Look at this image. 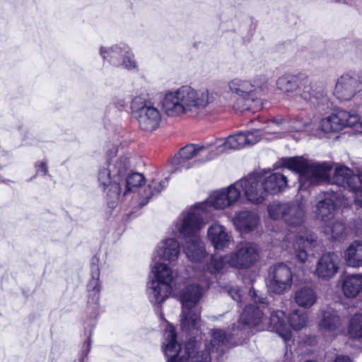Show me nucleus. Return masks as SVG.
Segmentation results:
<instances>
[{
  "label": "nucleus",
  "mask_w": 362,
  "mask_h": 362,
  "mask_svg": "<svg viewBox=\"0 0 362 362\" xmlns=\"http://www.w3.org/2000/svg\"><path fill=\"white\" fill-rule=\"evenodd\" d=\"M243 193L252 203H260L266 197L262 177L250 175L239 180L228 187L212 192L203 202L185 209L170 228L172 235L188 239L184 251L189 261L202 263L206 256L204 243L199 235L206 225L212 210H221L233 206Z\"/></svg>",
  "instance_id": "1"
},
{
  "label": "nucleus",
  "mask_w": 362,
  "mask_h": 362,
  "mask_svg": "<svg viewBox=\"0 0 362 362\" xmlns=\"http://www.w3.org/2000/svg\"><path fill=\"white\" fill-rule=\"evenodd\" d=\"M209 103L207 90L184 85L165 91L160 105L163 112L169 117H193L202 112Z\"/></svg>",
  "instance_id": "2"
},
{
  "label": "nucleus",
  "mask_w": 362,
  "mask_h": 362,
  "mask_svg": "<svg viewBox=\"0 0 362 362\" xmlns=\"http://www.w3.org/2000/svg\"><path fill=\"white\" fill-rule=\"evenodd\" d=\"M129 168V160L126 156L111 158L102 165L98 171L99 187L106 192L110 207L120 202L122 177Z\"/></svg>",
  "instance_id": "3"
},
{
  "label": "nucleus",
  "mask_w": 362,
  "mask_h": 362,
  "mask_svg": "<svg viewBox=\"0 0 362 362\" xmlns=\"http://www.w3.org/2000/svg\"><path fill=\"white\" fill-rule=\"evenodd\" d=\"M258 258L257 246L251 243L241 242L238 243L234 252L224 257L214 256L211 259L207 269L197 275L200 281H206L209 276L221 271L228 264L230 267L243 269L252 265Z\"/></svg>",
  "instance_id": "4"
},
{
  "label": "nucleus",
  "mask_w": 362,
  "mask_h": 362,
  "mask_svg": "<svg viewBox=\"0 0 362 362\" xmlns=\"http://www.w3.org/2000/svg\"><path fill=\"white\" fill-rule=\"evenodd\" d=\"M176 333L174 327L168 325L164 333L162 349L166 357L167 362H210L211 357L208 352L199 354L196 351L194 341L188 342L182 349L176 340Z\"/></svg>",
  "instance_id": "5"
},
{
  "label": "nucleus",
  "mask_w": 362,
  "mask_h": 362,
  "mask_svg": "<svg viewBox=\"0 0 362 362\" xmlns=\"http://www.w3.org/2000/svg\"><path fill=\"white\" fill-rule=\"evenodd\" d=\"M282 164L284 167L299 174L300 190L305 189L310 184L328 180L331 170V165L327 163H313L303 157L284 158Z\"/></svg>",
  "instance_id": "6"
},
{
  "label": "nucleus",
  "mask_w": 362,
  "mask_h": 362,
  "mask_svg": "<svg viewBox=\"0 0 362 362\" xmlns=\"http://www.w3.org/2000/svg\"><path fill=\"white\" fill-rule=\"evenodd\" d=\"M153 262L151 273L154 279L148 283L147 295L153 305H160L170 296L176 274L165 263L158 260Z\"/></svg>",
  "instance_id": "7"
},
{
  "label": "nucleus",
  "mask_w": 362,
  "mask_h": 362,
  "mask_svg": "<svg viewBox=\"0 0 362 362\" xmlns=\"http://www.w3.org/2000/svg\"><path fill=\"white\" fill-rule=\"evenodd\" d=\"M204 288L190 284L182 291L180 300L182 304L181 327L185 332L199 327V309L197 304L204 293Z\"/></svg>",
  "instance_id": "8"
},
{
  "label": "nucleus",
  "mask_w": 362,
  "mask_h": 362,
  "mask_svg": "<svg viewBox=\"0 0 362 362\" xmlns=\"http://www.w3.org/2000/svg\"><path fill=\"white\" fill-rule=\"evenodd\" d=\"M132 115L136 119L139 127L145 132H153L160 125L162 116L159 109L146 98L136 95L130 104Z\"/></svg>",
  "instance_id": "9"
},
{
  "label": "nucleus",
  "mask_w": 362,
  "mask_h": 362,
  "mask_svg": "<svg viewBox=\"0 0 362 362\" xmlns=\"http://www.w3.org/2000/svg\"><path fill=\"white\" fill-rule=\"evenodd\" d=\"M216 157V154H214L213 149L209 148V145L189 144L181 148L171 162L176 170H182L206 163Z\"/></svg>",
  "instance_id": "10"
},
{
  "label": "nucleus",
  "mask_w": 362,
  "mask_h": 362,
  "mask_svg": "<svg viewBox=\"0 0 362 362\" xmlns=\"http://www.w3.org/2000/svg\"><path fill=\"white\" fill-rule=\"evenodd\" d=\"M307 322L308 315L304 311H294L286 320L284 313L277 310L270 317L269 328L272 331L276 332L287 343L292 337L291 328L296 331L300 330L306 325Z\"/></svg>",
  "instance_id": "11"
},
{
  "label": "nucleus",
  "mask_w": 362,
  "mask_h": 362,
  "mask_svg": "<svg viewBox=\"0 0 362 362\" xmlns=\"http://www.w3.org/2000/svg\"><path fill=\"white\" fill-rule=\"evenodd\" d=\"M267 81L264 75L252 78L235 77L228 83V91L241 101L254 100L258 93L263 90Z\"/></svg>",
  "instance_id": "12"
},
{
  "label": "nucleus",
  "mask_w": 362,
  "mask_h": 362,
  "mask_svg": "<svg viewBox=\"0 0 362 362\" xmlns=\"http://www.w3.org/2000/svg\"><path fill=\"white\" fill-rule=\"evenodd\" d=\"M99 54L105 62L117 67L128 70L136 68L135 56L130 47L125 43H118L110 47L101 46Z\"/></svg>",
  "instance_id": "13"
},
{
  "label": "nucleus",
  "mask_w": 362,
  "mask_h": 362,
  "mask_svg": "<svg viewBox=\"0 0 362 362\" xmlns=\"http://www.w3.org/2000/svg\"><path fill=\"white\" fill-rule=\"evenodd\" d=\"M362 90V71L340 76L333 90V95L339 100H349Z\"/></svg>",
  "instance_id": "14"
},
{
  "label": "nucleus",
  "mask_w": 362,
  "mask_h": 362,
  "mask_svg": "<svg viewBox=\"0 0 362 362\" xmlns=\"http://www.w3.org/2000/svg\"><path fill=\"white\" fill-rule=\"evenodd\" d=\"M269 216L274 220L284 218L290 226H299L305 217V207L303 204L273 203L268 208Z\"/></svg>",
  "instance_id": "15"
},
{
  "label": "nucleus",
  "mask_w": 362,
  "mask_h": 362,
  "mask_svg": "<svg viewBox=\"0 0 362 362\" xmlns=\"http://www.w3.org/2000/svg\"><path fill=\"white\" fill-rule=\"evenodd\" d=\"M360 119L358 114L346 110H337L322 118L319 128L325 132H336L354 125Z\"/></svg>",
  "instance_id": "16"
},
{
  "label": "nucleus",
  "mask_w": 362,
  "mask_h": 362,
  "mask_svg": "<svg viewBox=\"0 0 362 362\" xmlns=\"http://www.w3.org/2000/svg\"><path fill=\"white\" fill-rule=\"evenodd\" d=\"M292 284V273L284 264L274 267L269 274V289L271 292L281 294L289 290Z\"/></svg>",
  "instance_id": "17"
},
{
  "label": "nucleus",
  "mask_w": 362,
  "mask_h": 362,
  "mask_svg": "<svg viewBox=\"0 0 362 362\" xmlns=\"http://www.w3.org/2000/svg\"><path fill=\"white\" fill-rule=\"evenodd\" d=\"M341 204L337 194L333 192L322 193L319 195L313 214L316 218L327 224L332 221L336 206Z\"/></svg>",
  "instance_id": "18"
},
{
  "label": "nucleus",
  "mask_w": 362,
  "mask_h": 362,
  "mask_svg": "<svg viewBox=\"0 0 362 362\" xmlns=\"http://www.w3.org/2000/svg\"><path fill=\"white\" fill-rule=\"evenodd\" d=\"M207 239L216 250L228 248L233 243V238L227 228L218 222L211 224L207 229Z\"/></svg>",
  "instance_id": "19"
},
{
  "label": "nucleus",
  "mask_w": 362,
  "mask_h": 362,
  "mask_svg": "<svg viewBox=\"0 0 362 362\" xmlns=\"http://www.w3.org/2000/svg\"><path fill=\"white\" fill-rule=\"evenodd\" d=\"M295 250L296 258L301 263L308 259L307 249L312 247L315 241V237L307 230L298 233H291L288 237Z\"/></svg>",
  "instance_id": "20"
},
{
  "label": "nucleus",
  "mask_w": 362,
  "mask_h": 362,
  "mask_svg": "<svg viewBox=\"0 0 362 362\" xmlns=\"http://www.w3.org/2000/svg\"><path fill=\"white\" fill-rule=\"evenodd\" d=\"M334 182L337 185L350 188L357 196L362 197V175H356L345 167L339 166L335 169Z\"/></svg>",
  "instance_id": "21"
},
{
  "label": "nucleus",
  "mask_w": 362,
  "mask_h": 362,
  "mask_svg": "<svg viewBox=\"0 0 362 362\" xmlns=\"http://www.w3.org/2000/svg\"><path fill=\"white\" fill-rule=\"evenodd\" d=\"M339 257L333 252L325 253L318 260L315 274L320 279H329L338 272Z\"/></svg>",
  "instance_id": "22"
},
{
  "label": "nucleus",
  "mask_w": 362,
  "mask_h": 362,
  "mask_svg": "<svg viewBox=\"0 0 362 362\" xmlns=\"http://www.w3.org/2000/svg\"><path fill=\"white\" fill-rule=\"evenodd\" d=\"M180 255V244L178 241L173 238H168L161 241L156 249L153 262L161 259L170 263L178 259Z\"/></svg>",
  "instance_id": "23"
},
{
  "label": "nucleus",
  "mask_w": 362,
  "mask_h": 362,
  "mask_svg": "<svg viewBox=\"0 0 362 362\" xmlns=\"http://www.w3.org/2000/svg\"><path fill=\"white\" fill-rule=\"evenodd\" d=\"M235 228L241 233H248L255 229L259 223V216L252 211H237L232 218Z\"/></svg>",
  "instance_id": "24"
},
{
  "label": "nucleus",
  "mask_w": 362,
  "mask_h": 362,
  "mask_svg": "<svg viewBox=\"0 0 362 362\" xmlns=\"http://www.w3.org/2000/svg\"><path fill=\"white\" fill-rule=\"evenodd\" d=\"M244 133L239 132L228 136L224 141L218 139L216 142V148L214 150L216 156L230 150H239L245 147Z\"/></svg>",
  "instance_id": "25"
},
{
  "label": "nucleus",
  "mask_w": 362,
  "mask_h": 362,
  "mask_svg": "<svg viewBox=\"0 0 362 362\" xmlns=\"http://www.w3.org/2000/svg\"><path fill=\"white\" fill-rule=\"evenodd\" d=\"M341 288L345 296L355 298L362 291V275L348 274L341 281Z\"/></svg>",
  "instance_id": "26"
},
{
  "label": "nucleus",
  "mask_w": 362,
  "mask_h": 362,
  "mask_svg": "<svg viewBox=\"0 0 362 362\" xmlns=\"http://www.w3.org/2000/svg\"><path fill=\"white\" fill-rule=\"evenodd\" d=\"M305 124L301 121H296L293 124L286 121L272 120L268 122L263 130L268 134H278L281 130L286 129L290 132H301L305 129Z\"/></svg>",
  "instance_id": "27"
},
{
  "label": "nucleus",
  "mask_w": 362,
  "mask_h": 362,
  "mask_svg": "<svg viewBox=\"0 0 362 362\" xmlns=\"http://www.w3.org/2000/svg\"><path fill=\"white\" fill-rule=\"evenodd\" d=\"M262 308H264L263 303L257 307L253 305L246 307L241 314L240 322L249 327L258 326L262 322Z\"/></svg>",
  "instance_id": "28"
},
{
  "label": "nucleus",
  "mask_w": 362,
  "mask_h": 362,
  "mask_svg": "<svg viewBox=\"0 0 362 362\" xmlns=\"http://www.w3.org/2000/svg\"><path fill=\"white\" fill-rule=\"evenodd\" d=\"M263 187L266 194L276 193L283 190L287 186L286 177L279 173H274L263 179Z\"/></svg>",
  "instance_id": "29"
},
{
  "label": "nucleus",
  "mask_w": 362,
  "mask_h": 362,
  "mask_svg": "<svg viewBox=\"0 0 362 362\" xmlns=\"http://www.w3.org/2000/svg\"><path fill=\"white\" fill-rule=\"evenodd\" d=\"M344 260L349 267L362 266V242L355 241L347 247L344 252Z\"/></svg>",
  "instance_id": "30"
},
{
  "label": "nucleus",
  "mask_w": 362,
  "mask_h": 362,
  "mask_svg": "<svg viewBox=\"0 0 362 362\" xmlns=\"http://www.w3.org/2000/svg\"><path fill=\"white\" fill-rule=\"evenodd\" d=\"M341 325V320L337 313L328 310L323 312L322 319L320 322V329L325 333H333L337 331Z\"/></svg>",
  "instance_id": "31"
},
{
  "label": "nucleus",
  "mask_w": 362,
  "mask_h": 362,
  "mask_svg": "<svg viewBox=\"0 0 362 362\" xmlns=\"http://www.w3.org/2000/svg\"><path fill=\"white\" fill-rule=\"evenodd\" d=\"M294 299L299 306L310 308L315 303L317 295L311 288L303 287L296 291Z\"/></svg>",
  "instance_id": "32"
},
{
  "label": "nucleus",
  "mask_w": 362,
  "mask_h": 362,
  "mask_svg": "<svg viewBox=\"0 0 362 362\" xmlns=\"http://www.w3.org/2000/svg\"><path fill=\"white\" fill-rule=\"evenodd\" d=\"M144 182L145 177L141 173H135L129 175L125 180L124 187L122 186L120 201L129 192L136 191L139 187L142 186ZM122 184H124L123 181L121 182L122 185Z\"/></svg>",
  "instance_id": "33"
},
{
  "label": "nucleus",
  "mask_w": 362,
  "mask_h": 362,
  "mask_svg": "<svg viewBox=\"0 0 362 362\" xmlns=\"http://www.w3.org/2000/svg\"><path fill=\"white\" fill-rule=\"evenodd\" d=\"M211 342L210 346L206 344V349L209 350L215 349L217 351H223V347L228 346V341L226 337V335L221 329L213 330L211 333Z\"/></svg>",
  "instance_id": "34"
},
{
  "label": "nucleus",
  "mask_w": 362,
  "mask_h": 362,
  "mask_svg": "<svg viewBox=\"0 0 362 362\" xmlns=\"http://www.w3.org/2000/svg\"><path fill=\"white\" fill-rule=\"evenodd\" d=\"M168 178L155 177L151 180L148 184V187L144 191V196L147 199H151L152 197L158 194L163 190L168 185Z\"/></svg>",
  "instance_id": "35"
},
{
  "label": "nucleus",
  "mask_w": 362,
  "mask_h": 362,
  "mask_svg": "<svg viewBox=\"0 0 362 362\" xmlns=\"http://www.w3.org/2000/svg\"><path fill=\"white\" fill-rule=\"evenodd\" d=\"M300 98L306 103L317 106L323 99V94L311 87H305L300 93Z\"/></svg>",
  "instance_id": "36"
},
{
  "label": "nucleus",
  "mask_w": 362,
  "mask_h": 362,
  "mask_svg": "<svg viewBox=\"0 0 362 362\" xmlns=\"http://www.w3.org/2000/svg\"><path fill=\"white\" fill-rule=\"evenodd\" d=\"M350 337L362 340V315H355L350 321L348 329Z\"/></svg>",
  "instance_id": "37"
},
{
  "label": "nucleus",
  "mask_w": 362,
  "mask_h": 362,
  "mask_svg": "<svg viewBox=\"0 0 362 362\" xmlns=\"http://www.w3.org/2000/svg\"><path fill=\"white\" fill-rule=\"evenodd\" d=\"M276 86L282 92L290 93L296 89L297 84L293 76L284 75L278 78Z\"/></svg>",
  "instance_id": "38"
},
{
  "label": "nucleus",
  "mask_w": 362,
  "mask_h": 362,
  "mask_svg": "<svg viewBox=\"0 0 362 362\" xmlns=\"http://www.w3.org/2000/svg\"><path fill=\"white\" fill-rule=\"evenodd\" d=\"M328 223L325 224V233L331 238L337 239L344 233L345 227L342 222L334 221L330 225Z\"/></svg>",
  "instance_id": "39"
},
{
  "label": "nucleus",
  "mask_w": 362,
  "mask_h": 362,
  "mask_svg": "<svg viewBox=\"0 0 362 362\" xmlns=\"http://www.w3.org/2000/svg\"><path fill=\"white\" fill-rule=\"evenodd\" d=\"M99 272L96 269L93 273L91 279L89 280L87 284V291L90 295L96 296L99 294L101 290V286L99 281Z\"/></svg>",
  "instance_id": "40"
},
{
  "label": "nucleus",
  "mask_w": 362,
  "mask_h": 362,
  "mask_svg": "<svg viewBox=\"0 0 362 362\" xmlns=\"http://www.w3.org/2000/svg\"><path fill=\"white\" fill-rule=\"evenodd\" d=\"M244 137L247 139V141H245V146H247L257 143L261 139V134L259 130L254 129L244 133Z\"/></svg>",
  "instance_id": "41"
},
{
  "label": "nucleus",
  "mask_w": 362,
  "mask_h": 362,
  "mask_svg": "<svg viewBox=\"0 0 362 362\" xmlns=\"http://www.w3.org/2000/svg\"><path fill=\"white\" fill-rule=\"evenodd\" d=\"M36 173L40 175H45L48 172L47 163L45 160H38L35 164Z\"/></svg>",
  "instance_id": "42"
},
{
  "label": "nucleus",
  "mask_w": 362,
  "mask_h": 362,
  "mask_svg": "<svg viewBox=\"0 0 362 362\" xmlns=\"http://www.w3.org/2000/svg\"><path fill=\"white\" fill-rule=\"evenodd\" d=\"M229 293L230 295L231 296V297L238 301L240 300V298H241V294L240 293L239 291H237L236 290H234V289H232L229 291Z\"/></svg>",
  "instance_id": "43"
},
{
  "label": "nucleus",
  "mask_w": 362,
  "mask_h": 362,
  "mask_svg": "<svg viewBox=\"0 0 362 362\" xmlns=\"http://www.w3.org/2000/svg\"><path fill=\"white\" fill-rule=\"evenodd\" d=\"M334 362H351L350 358L346 356H338Z\"/></svg>",
  "instance_id": "44"
},
{
  "label": "nucleus",
  "mask_w": 362,
  "mask_h": 362,
  "mask_svg": "<svg viewBox=\"0 0 362 362\" xmlns=\"http://www.w3.org/2000/svg\"><path fill=\"white\" fill-rule=\"evenodd\" d=\"M361 119V118L359 119ZM360 120H358L354 125H353L352 127H354L356 129V131L358 132L359 133L362 134V122L359 123Z\"/></svg>",
  "instance_id": "45"
},
{
  "label": "nucleus",
  "mask_w": 362,
  "mask_h": 362,
  "mask_svg": "<svg viewBox=\"0 0 362 362\" xmlns=\"http://www.w3.org/2000/svg\"><path fill=\"white\" fill-rule=\"evenodd\" d=\"M84 348L86 349L87 351L90 350V339H87L83 344Z\"/></svg>",
  "instance_id": "46"
},
{
  "label": "nucleus",
  "mask_w": 362,
  "mask_h": 362,
  "mask_svg": "<svg viewBox=\"0 0 362 362\" xmlns=\"http://www.w3.org/2000/svg\"><path fill=\"white\" fill-rule=\"evenodd\" d=\"M355 203L358 205L362 206V201L358 197L356 198Z\"/></svg>",
  "instance_id": "47"
},
{
  "label": "nucleus",
  "mask_w": 362,
  "mask_h": 362,
  "mask_svg": "<svg viewBox=\"0 0 362 362\" xmlns=\"http://www.w3.org/2000/svg\"><path fill=\"white\" fill-rule=\"evenodd\" d=\"M206 286L208 287L209 286V283H206Z\"/></svg>",
  "instance_id": "48"
},
{
  "label": "nucleus",
  "mask_w": 362,
  "mask_h": 362,
  "mask_svg": "<svg viewBox=\"0 0 362 362\" xmlns=\"http://www.w3.org/2000/svg\"><path fill=\"white\" fill-rule=\"evenodd\" d=\"M262 329H263V328H262V327H261V328H257V330H259V331H260V330H262Z\"/></svg>",
  "instance_id": "49"
}]
</instances>
